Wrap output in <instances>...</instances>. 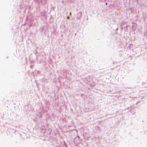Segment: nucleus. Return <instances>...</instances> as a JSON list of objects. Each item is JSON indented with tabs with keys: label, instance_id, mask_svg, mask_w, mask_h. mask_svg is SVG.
<instances>
[{
	"label": "nucleus",
	"instance_id": "obj_1",
	"mask_svg": "<svg viewBox=\"0 0 147 147\" xmlns=\"http://www.w3.org/2000/svg\"><path fill=\"white\" fill-rule=\"evenodd\" d=\"M67 18L68 19L69 18V17H67Z\"/></svg>",
	"mask_w": 147,
	"mask_h": 147
}]
</instances>
